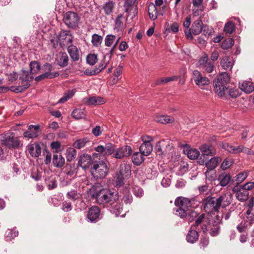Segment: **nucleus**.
<instances>
[{
	"label": "nucleus",
	"instance_id": "nucleus-1",
	"mask_svg": "<svg viewBox=\"0 0 254 254\" xmlns=\"http://www.w3.org/2000/svg\"><path fill=\"white\" fill-rule=\"evenodd\" d=\"M90 195L96 202L103 207H111L119 199V193L114 189H102L97 190L93 187L89 191Z\"/></svg>",
	"mask_w": 254,
	"mask_h": 254
},
{
	"label": "nucleus",
	"instance_id": "nucleus-2",
	"mask_svg": "<svg viewBox=\"0 0 254 254\" xmlns=\"http://www.w3.org/2000/svg\"><path fill=\"white\" fill-rule=\"evenodd\" d=\"M230 76L226 72H222L214 82L215 92L219 96L226 95V91L228 90Z\"/></svg>",
	"mask_w": 254,
	"mask_h": 254
},
{
	"label": "nucleus",
	"instance_id": "nucleus-3",
	"mask_svg": "<svg viewBox=\"0 0 254 254\" xmlns=\"http://www.w3.org/2000/svg\"><path fill=\"white\" fill-rule=\"evenodd\" d=\"M1 144L8 148H18L22 146V143L17 137H15L12 132H4L1 135Z\"/></svg>",
	"mask_w": 254,
	"mask_h": 254
},
{
	"label": "nucleus",
	"instance_id": "nucleus-4",
	"mask_svg": "<svg viewBox=\"0 0 254 254\" xmlns=\"http://www.w3.org/2000/svg\"><path fill=\"white\" fill-rule=\"evenodd\" d=\"M90 172L94 178L103 179L108 174L109 168L104 161H96L92 163Z\"/></svg>",
	"mask_w": 254,
	"mask_h": 254
},
{
	"label": "nucleus",
	"instance_id": "nucleus-5",
	"mask_svg": "<svg viewBox=\"0 0 254 254\" xmlns=\"http://www.w3.org/2000/svg\"><path fill=\"white\" fill-rule=\"evenodd\" d=\"M202 203L205 211L208 213L218 212L220 204L218 198L207 197L203 199Z\"/></svg>",
	"mask_w": 254,
	"mask_h": 254
},
{
	"label": "nucleus",
	"instance_id": "nucleus-6",
	"mask_svg": "<svg viewBox=\"0 0 254 254\" xmlns=\"http://www.w3.org/2000/svg\"><path fill=\"white\" fill-rule=\"evenodd\" d=\"M131 174L129 167L127 165H122L119 171L117 172L114 177V181L116 186L121 187L124 185V180L127 178Z\"/></svg>",
	"mask_w": 254,
	"mask_h": 254
},
{
	"label": "nucleus",
	"instance_id": "nucleus-7",
	"mask_svg": "<svg viewBox=\"0 0 254 254\" xmlns=\"http://www.w3.org/2000/svg\"><path fill=\"white\" fill-rule=\"evenodd\" d=\"M80 20V17L78 14L73 11L66 12L63 18L64 23L68 27L72 29H75Z\"/></svg>",
	"mask_w": 254,
	"mask_h": 254
},
{
	"label": "nucleus",
	"instance_id": "nucleus-8",
	"mask_svg": "<svg viewBox=\"0 0 254 254\" xmlns=\"http://www.w3.org/2000/svg\"><path fill=\"white\" fill-rule=\"evenodd\" d=\"M175 204L179 207L176 210V214L182 218H186L188 213L185 209L187 208L188 204L190 205V201L186 198L179 197L176 199Z\"/></svg>",
	"mask_w": 254,
	"mask_h": 254
},
{
	"label": "nucleus",
	"instance_id": "nucleus-9",
	"mask_svg": "<svg viewBox=\"0 0 254 254\" xmlns=\"http://www.w3.org/2000/svg\"><path fill=\"white\" fill-rule=\"evenodd\" d=\"M196 65L197 67L204 70L208 73L212 72L214 68V64L209 61L208 56L205 53L199 59Z\"/></svg>",
	"mask_w": 254,
	"mask_h": 254
},
{
	"label": "nucleus",
	"instance_id": "nucleus-10",
	"mask_svg": "<svg viewBox=\"0 0 254 254\" xmlns=\"http://www.w3.org/2000/svg\"><path fill=\"white\" fill-rule=\"evenodd\" d=\"M73 38L72 34L68 30H62L58 36L60 45L62 48H64L71 44Z\"/></svg>",
	"mask_w": 254,
	"mask_h": 254
},
{
	"label": "nucleus",
	"instance_id": "nucleus-11",
	"mask_svg": "<svg viewBox=\"0 0 254 254\" xmlns=\"http://www.w3.org/2000/svg\"><path fill=\"white\" fill-rule=\"evenodd\" d=\"M87 217L90 222L95 223L102 218L103 214L98 206H92L89 209Z\"/></svg>",
	"mask_w": 254,
	"mask_h": 254
},
{
	"label": "nucleus",
	"instance_id": "nucleus-12",
	"mask_svg": "<svg viewBox=\"0 0 254 254\" xmlns=\"http://www.w3.org/2000/svg\"><path fill=\"white\" fill-rule=\"evenodd\" d=\"M208 221L209 218L205 213H199L192 225L197 227L202 224L201 230L204 234H206L208 231Z\"/></svg>",
	"mask_w": 254,
	"mask_h": 254
},
{
	"label": "nucleus",
	"instance_id": "nucleus-13",
	"mask_svg": "<svg viewBox=\"0 0 254 254\" xmlns=\"http://www.w3.org/2000/svg\"><path fill=\"white\" fill-rule=\"evenodd\" d=\"M200 149L202 153L201 158L202 157H203V159L198 161L200 165H203L205 163L206 160L207 159V158L205 157V156H213L216 154V150L214 147L212 145H207L205 144H203L200 146Z\"/></svg>",
	"mask_w": 254,
	"mask_h": 254
},
{
	"label": "nucleus",
	"instance_id": "nucleus-14",
	"mask_svg": "<svg viewBox=\"0 0 254 254\" xmlns=\"http://www.w3.org/2000/svg\"><path fill=\"white\" fill-rule=\"evenodd\" d=\"M151 137L149 136L143 137L142 140L143 143L139 147V151L144 156L149 155L153 150V146L150 142Z\"/></svg>",
	"mask_w": 254,
	"mask_h": 254
},
{
	"label": "nucleus",
	"instance_id": "nucleus-15",
	"mask_svg": "<svg viewBox=\"0 0 254 254\" xmlns=\"http://www.w3.org/2000/svg\"><path fill=\"white\" fill-rule=\"evenodd\" d=\"M192 77L195 83L199 87L207 85L210 83L209 79L203 76L198 70H194L193 71Z\"/></svg>",
	"mask_w": 254,
	"mask_h": 254
},
{
	"label": "nucleus",
	"instance_id": "nucleus-16",
	"mask_svg": "<svg viewBox=\"0 0 254 254\" xmlns=\"http://www.w3.org/2000/svg\"><path fill=\"white\" fill-rule=\"evenodd\" d=\"M95 150L104 156L110 155L116 151V146L111 143H108L105 146L98 145Z\"/></svg>",
	"mask_w": 254,
	"mask_h": 254
},
{
	"label": "nucleus",
	"instance_id": "nucleus-17",
	"mask_svg": "<svg viewBox=\"0 0 254 254\" xmlns=\"http://www.w3.org/2000/svg\"><path fill=\"white\" fill-rule=\"evenodd\" d=\"M114 157L117 159H122L129 156L132 152L130 146L125 145L119 148L115 151Z\"/></svg>",
	"mask_w": 254,
	"mask_h": 254
},
{
	"label": "nucleus",
	"instance_id": "nucleus-18",
	"mask_svg": "<svg viewBox=\"0 0 254 254\" xmlns=\"http://www.w3.org/2000/svg\"><path fill=\"white\" fill-rule=\"evenodd\" d=\"M91 164V157L87 154H83L79 158L78 166L86 170L89 168Z\"/></svg>",
	"mask_w": 254,
	"mask_h": 254
},
{
	"label": "nucleus",
	"instance_id": "nucleus-19",
	"mask_svg": "<svg viewBox=\"0 0 254 254\" xmlns=\"http://www.w3.org/2000/svg\"><path fill=\"white\" fill-rule=\"evenodd\" d=\"M39 126L30 125L28 126V130L24 131L23 136L28 138L36 137L38 135V130L39 129Z\"/></svg>",
	"mask_w": 254,
	"mask_h": 254
},
{
	"label": "nucleus",
	"instance_id": "nucleus-20",
	"mask_svg": "<svg viewBox=\"0 0 254 254\" xmlns=\"http://www.w3.org/2000/svg\"><path fill=\"white\" fill-rule=\"evenodd\" d=\"M56 61L60 66L64 67L68 65V57L65 53L60 52L56 55Z\"/></svg>",
	"mask_w": 254,
	"mask_h": 254
},
{
	"label": "nucleus",
	"instance_id": "nucleus-21",
	"mask_svg": "<svg viewBox=\"0 0 254 254\" xmlns=\"http://www.w3.org/2000/svg\"><path fill=\"white\" fill-rule=\"evenodd\" d=\"M28 152L34 158L38 157L41 153V148L39 144L33 143L27 146Z\"/></svg>",
	"mask_w": 254,
	"mask_h": 254
},
{
	"label": "nucleus",
	"instance_id": "nucleus-22",
	"mask_svg": "<svg viewBox=\"0 0 254 254\" xmlns=\"http://www.w3.org/2000/svg\"><path fill=\"white\" fill-rule=\"evenodd\" d=\"M33 74L31 73L30 71L22 69L20 76V79L21 80V84H28L30 86V82L34 78Z\"/></svg>",
	"mask_w": 254,
	"mask_h": 254
},
{
	"label": "nucleus",
	"instance_id": "nucleus-23",
	"mask_svg": "<svg viewBox=\"0 0 254 254\" xmlns=\"http://www.w3.org/2000/svg\"><path fill=\"white\" fill-rule=\"evenodd\" d=\"M239 87L246 93H251L254 91V84L251 81H244L239 83Z\"/></svg>",
	"mask_w": 254,
	"mask_h": 254
},
{
	"label": "nucleus",
	"instance_id": "nucleus-24",
	"mask_svg": "<svg viewBox=\"0 0 254 254\" xmlns=\"http://www.w3.org/2000/svg\"><path fill=\"white\" fill-rule=\"evenodd\" d=\"M218 198L220 206L222 207H226L228 206L232 201V195L230 193H227L219 196Z\"/></svg>",
	"mask_w": 254,
	"mask_h": 254
},
{
	"label": "nucleus",
	"instance_id": "nucleus-25",
	"mask_svg": "<svg viewBox=\"0 0 254 254\" xmlns=\"http://www.w3.org/2000/svg\"><path fill=\"white\" fill-rule=\"evenodd\" d=\"M154 120L156 122L163 124L172 123L175 121L174 117L168 115H156Z\"/></svg>",
	"mask_w": 254,
	"mask_h": 254
},
{
	"label": "nucleus",
	"instance_id": "nucleus-26",
	"mask_svg": "<svg viewBox=\"0 0 254 254\" xmlns=\"http://www.w3.org/2000/svg\"><path fill=\"white\" fill-rule=\"evenodd\" d=\"M67 52L71 60L73 61L79 60L80 56L77 47L73 45H70L67 47Z\"/></svg>",
	"mask_w": 254,
	"mask_h": 254
},
{
	"label": "nucleus",
	"instance_id": "nucleus-27",
	"mask_svg": "<svg viewBox=\"0 0 254 254\" xmlns=\"http://www.w3.org/2000/svg\"><path fill=\"white\" fill-rule=\"evenodd\" d=\"M148 12L149 18L151 20H155L157 18L159 14L163 15L162 13L158 12L157 7H155V5H154V3H150L149 4Z\"/></svg>",
	"mask_w": 254,
	"mask_h": 254
},
{
	"label": "nucleus",
	"instance_id": "nucleus-28",
	"mask_svg": "<svg viewBox=\"0 0 254 254\" xmlns=\"http://www.w3.org/2000/svg\"><path fill=\"white\" fill-rule=\"evenodd\" d=\"M203 23L201 20L197 19L193 22L191 26V31L194 35L199 34L202 30Z\"/></svg>",
	"mask_w": 254,
	"mask_h": 254
},
{
	"label": "nucleus",
	"instance_id": "nucleus-29",
	"mask_svg": "<svg viewBox=\"0 0 254 254\" xmlns=\"http://www.w3.org/2000/svg\"><path fill=\"white\" fill-rule=\"evenodd\" d=\"M116 3L112 0H109L105 2L103 6V9L107 15H111L115 8Z\"/></svg>",
	"mask_w": 254,
	"mask_h": 254
},
{
	"label": "nucleus",
	"instance_id": "nucleus-30",
	"mask_svg": "<svg viewBox=\"0 0 254 254\" xmlns=\"http://www.w3.org/2000/svg\"><path fill=\"white\" fill-rule=\"evenodd\" d=\"M217 180L220 182V185L222 187H225L228 185L231 180L230 174L222 173L219 175Z\"/></svg>",
	"mask_w": 254,
	"mask_h": 254
},
{
	"label": "nucleus",
	"instance_id": "nucleus-31",
	"mask_svg": "<svg viewBox=\"0 0 254 254\" xmlns=\"http://www.w3.org/2000/svg\"><path fill=\"white\" fill-rule=\"evenodd\" d=\"M53 164L57 168H62L65 164L64 158L61 154H54L53 158Z\"/></svg>",
	"mask_w": 254,
	"mask_h": 254
},
{
	"label": "nucleus",
	"instance_id": "nucleus-32",
	"mask_svg": "<svg viewBox=\"0 0 254 254\" xmlns=\"http://www.w3.org/2000/svg\"><path fill=\"white\" fill-rule=\"evenodd\" d=\"M106 100L100 96H93L89 97L87 101L89 105H102L105 103Z\"/></svg>",
	"mask_w": 254,
	"mask_h": 254
},
{
	"label": "nucleus",
	"instance_id": "nucleus-33",
	"mask_svg": "<svg viewBox=\"0 0 254 254\" xmlns=\"http://www.w3.org/2000/svg\"><path fill=\"white\" fill-rule=\"evenodd\" d=\"M221 159L219 157L211 158L209 161L205 163V166L208 170H213L220 162Z\"/></svg>",
	"mask_w": 254,
	"mask_h": 254
},
{
	"label": "nucleus",
	"instance_id": "nucleus-34",
	"mask_svg": "<svg viewBox=\"0 0 254 254\" xmlns=\"http://www.w3.org/2000/svg\"><path fill=\"white\" fill-rule=\"evenodd\" d=\"M249 193L248 191L244 190L242 188L236 192V198L242 202L246 201L249 197Z\"/></svg>",
	"mask_w": 254,
	"mask_h": 254
},
{
	"label": "nucleus",
	"instance_id": "nucleus-35",
	"mask_svg": "<svg viewBox=\"0 0 254 254\" xmlns=\"http://www.w3.org/2000/svg\"><path fill=\"white\" fill-rule=\"evenodd\" d=\"M71 115L73 118L79 120L86 117V112L85 109H76L72 111Z\"/></svg>",
	"mask_w": 254,
	"mask_h": 254
},
{
	"label": "nucleus",
	"instance_id": "nucleus-36",
	"mask_svg": "<svg viewBox=\"0 0 254 254\" xmlns=\"http://www.w3.org/2000/svg\"><path fill=\"white\" fill-rule=\"evenodd\" d=\"M222 67L226 70L231 69L233 65V63L230 58L225 57L222 59L221 62Z\"/></svg>",
	"mask_w": 254,
	"mask_h": 254
},
{
	"label": "nucleus",
	"instance_id": "nucleus-37",
	"mask_svg": "<svg viewBox=\"0 0 254 254\" xmlns=\"http://www.w3.org/2000/svg\"><path fill=\"white\" fill-rule=\"evenodd\" d=\"M165 146H166L165 140L158 142L155 147L156 153L159 155H163L166 151Z\"/></svg>",
	"mask_w": 254,
	"mask_h": 254
},
{
	"label": "nucleus",
	"instance_id": "nucleus-38",
	"mask_svg": "<svg viewBox=\"0 0 254 254\" xmlns=\"http://www.w3.org/2000/svg\"><path fill=\"white\" fill-rule=\"evenodd\" d=\"M144 160L143 155L140 152H135L132 154V161L134 164L139 165Z\"/></svg>",
	"mask_w": 254,
	"mask_h": 254
},
{
	"label": "nucleus",
	"instance_id": "nucleus-39",
	"mask_svg": "<svg viewBox=\"0 0 254 254\" xmlns=\"http://www.w3.org/2000/svg\"><path fill=\"white\" fill-rule=\"evenodd\" d=\"M76 150L72 147H69L66 151V158L67 162H71L76 156Z\"/></svg>",
	"mask_w": 254,
	"mask_h": 254
},
{
	"label": "nucleus",
	"instance_id": "nucleus-40",
	"mask_svg": "<svg viewBox=\"0 0 254 254\" xmlns=\"http://www.w3.org/2000/svg\"><path fill=\"white\" fill-rule=\"evenodd\" d=\"M88 142L89 140L87 137L80 138L74 142L73 146L77 149H81L85 147Z\"/></svg>",
	"mask_w": 254,
	"mask_h": 254
},
{
	"label": "nucleus",
	"instance_id": "nucleus-41",
	"mask_svg": "<svg viewBox=\"0 0 254 254\" xmlns=\"http://www.w3.org/2000/svg\"><path fill=\"white\" fill-rule=\"evenodd\" d=\"M30 71L31 73L35 74L38 73L41 69V65L37 61H33L30 62Z\"/></svg>",
	"mask_w": 254,
	"mask_h": 254
},
{
	"label": "nucleus",
	"instance_id": "nucleus-42",
	"mask_svg": "<svg viewBox=\"0 0 254 254\" xmlns=\"http://www.w3.org/2000/svg\"><path fill=\"white\" fill-rule=\"evenodd\" d=\"M66 197L72 201H75L79 199L81 197V195L76 190H71L67 192Z\"/></svg>",
	"mask_w": 254,
	"mask_h": 254
},
{
	"label": "nucleus",
	"instance_id": "nucleus-43",
	"mask_svg": "<svg viewBox=\"0 0 254 254\" xmlns=\"http://www.w3.org/2000/svg\"><path fill=\"white\" fill-rule=\"evenodd\" d=\"M59 75V73L58 72H55V73H54V74H47V73H44L43 74H42L36 77L35 80L37 82H38V81H40L43 80L45 78H50V79L54 78L55 77L58 76Z\"/></svg>",
	"mask_w": 254,
	"mask_h": 254
},
{
	"label": "nucleus",
	"instance_id": "nucleus-44",
	"mask_svg": "<svg viewBox=\"0 0 254 254\" xmlns=\"http://www.w3.org/2000/svg\"><path fill=\"white\" fill-rule=\"evenodd\" d=\"M103 41V37L96 34H94L92 36L91 42L93 46L98 47L99 46Z\"/></svg>",
	"mask_w": 254,
	"mask_h": 254
},
{
	"label": "nucleus",
	"instance_id": "nucleus-45",
	"mask_svg": "<svg viewBox=\"0 0 254 254\" xmlns=\"http://www.w3.org/2000/svg\"><path fill=\"white\" fill-rule=\"evenodd\" d=\"M235 30V25L233 22L229 21L225 25L224 31L228 34H232Z\"/></svg>",
	"mask_w": 254,
	"mask_h": 254
},
{
	"label": "nucleus",
	"instance_id": "nucleus-46",
	"mask_svg": "<svg viewBox=\"0 0 254 254\" xmlns=\"http://www.w3.org/2000/svg\"><path fill=\"white\" fill-rule=\"evenodd\" d=\"M123 15L120 14L117 16L115 20V29L118 31L121 30L124 28V23L122 21Z\"/></svg>",
	"mask_w": 254,
	"mask_h": 254
},
{
	"label": "nucleus",
	"instance_id": "nucleus-47",
	"mask_svg": "<svg viewBox=\"0 0 254 254\" xmlns=\"http://www.w3.org/2000/svg\"><path fill=\"white\" fill-rule=\"evenodd\" d=\"M234 44V40L232 38H228L224 40L221 43V48L223 49H228L231 48Z\"/></svg>",
	"mask_w": 254,
	"mask_h": 254
},
{
	"label": "nucleus",
	"instance_id": "nucleus-48",
	"mask_svg": "<svg viewBox=\"0 0 254 254\" xmlns=\"http://www.w3.org/2000/svg\"><path fill=\"white\" fill-rule=\"evenodd\" d=\"M200 153L199 151L196 149H190L188 150L187 152L188 157L192 160L197 159L199 156Z\"/></svg>",
	"mask_w": 254,
	"mask_h": 254
},
{
	"label": "nucleus",
	"instance_id": "nucleus-49",
	"mask_svg": "<svg viewBox=\"0 0 254 254\" xmlns=\"http://www.w3.org/2000/svg\"><path fill=\"white\" fill-rule=\"evenodd\" d=\"M116 40V36L109 34L107 35L105 38V45L107 47H111Z\"/></svg>",
	"mask_w": 254,
	"mask_h": 254
},
{
	"label": "nucleus",
	"instance_id": "nucleus-50",
	"mask_svg": "<svg viewBox=\"0 0 254 254\" xmlns=\"http://www.w3.org/2000/svg\"><path fill=\"white\" fill-rule=\"evenodd\" d=\"M196 228L194 226L191 225L187 234L188 238H198L199 234L198 231L195 229Z\"/></svg>",
	"mask_w": 254,
	"mask_h": 254
},
{
	"label": "nucleus",
	"instance_id": "nucleus-51",
	"mask_svg": "<svg viewBox=\"0 0 254 254\" xmlns=\"http://www.w3.org/2000/svg\"><path fill=\"white\" fill-rule=\"evenodd\" d=\"M178 78V76L175 75L172 76L171 77L163 78L157 80L156 81V84L158 85H160L163 83H168L172 81L177 80Z\"/></svg>",
	"mask_w": 254,
	"mask_h": 254
},
{
	"label": "nucleus",
	"instance_id": "nucleus-52",
	"mask_svg": "<svg viewBox=\"0 0 254 254\" xmlns=\"http://www.w3.org/2000/svg\"><path fill=\"white\" fill-rule=\"evenodd\" d=\"M222 147L229 152L232 153H238V146H234L229 144L228 143H225L223 145Z\"/></svg>",
	"mask_w": 254,
	"mask_h": 254
},
{
	"label": "nucleus",
	"instance_id": "nucleus-53",
	"mask_svg": "<svg viewBox=\"0 0 254 254\" xmlns=\"http://www.w3.org/2000/svg\"><path fill=\"white\" fill-rule=\"evenodd\" d=\"M189 168V165L187 163L183 161L181 162L179 167L178 174L182 175L184 174L188 170Z\"/></svg>",
	"mask_w": 254,
	"mask_h": 254
},
{
	"label": "nucleus",
	"instance_id": "nucleus-54",
	"mask_svg": "<svg viewBox=\"0 0 254 254\" xmlns=\"http://www.w3.org/2000/svg\"><path fill=\"white\" fill-rule=\"evenodd\" d=\"M248 227V222L244 220L237 225V229L240 233H243L247 230Z\"/></svg>",
	"mask_w": 254,
	"mask_h": 254
},
{
	"label": "nucleus",
	"instance_id": "nucleus-55",
	"mask_svg": "<svg viewBox=\"0 0 254 254\" xmlns=\"http://www.w3.org/2000/svg\"><path fill=\"white\" fill-rule=\"evenodd\" d=\"M199 213L194 210H191L188 213V219L189 222H191L193 221H195L197 217L199 215Z\"/></svg>",
	"mask_w": 254,
	"mask_h": 254
},
{
	"label": "nucleus",
	"instance_id": "nucleus-56",
	"mask_svg": "<svg viewBox=\"0 0 254 254\" xmlns=\"http://www.w3.org/2000/svg\"><path fill=\"white\" fill-rule=\"evenodd\" d=\"M208 232L211 237H216L220 233L219 226L217 225H214Z\"/></svg>",
	"mask_w": 254,
	"mask_h": 254
},
{
	"label": "nucleus",
	"instance_id": "nucleus-57",
	"mask_svg": "<svg viewBox=\"0 0 254 254\" xmlns=\"http://www.w3.org/2000/svg\"><path fill=\"white\" fill-rule=\"evenodd\" d=\"M228 93L229 96L232 98H237L240 95V94L237 89L236 88H229L226 91V94Z\"/></svg>",
	"mask_w": 254,
	"mask_h": 254
},
{
	"label": "nucleus",
	"instance_id": "nucleus-58",
	"mask_svg": "<svg viewBox=\"0 0 254 254\" xmlns=\"http://www.w3.org/2000/svg\"><path fill=\"white\" fill-rule=\"evenodd\" d=\"M86 61L90 65H94L97 62V56L95 54L88 55L86 58Z\"/></svg>",
	"mask_w": 254,
	"mask_h": 254
},
{
	"label": "nucleus",
	"instance_id": "nucleus-59",
	"mask_svg": "<svg viewBox=\"0 0 254 254\" xmlns=\"http://www.w3.org/2000/svg\"><path fill=\"white\" fill-rule=\"evenodd\" d=\"M248 177V173L246 172H243L239 173L236 176V181L238 183L243 182Z\"/></svg>",
	"mask_w": 254,
	"mask_h": 254
},
{
	"label": "nucleus",
	"instance_id": "nucleus-60",
	"mask_svg": "<svg viewBox=\"0 0 254 254\" xmlns=\"http://www.w3.org/2000/svg\"><path fill=\"white\" fill-rule=\"evenodd\" d=\"M73 95V91L71 90H69L68 92L64 93V96L59 100L58 102L59 103H63L67 101V100L71 98Z\"/></svg>",
	"mask_w": 254,
	"mask_h": 254
},
{
	"label": "nucleus",
	"instance_id": "nucleus-61",
	"mask_svg": "<svg viewBox=\"0 0 254 254\" xmlns=\"http://www.w3.org/2000/svg\"><path fill=\"white\" fill-rule=\"evenodd\" d=\"M47 184L49 190H53L57 187V181L55 178H50L46 180Z\"/></svg>",
	"mask_w": 254,
	"mask_h": 254
},
{
	"label": "nucleus",
	"instance_id": "nucleus-62",
	"mask_svg": "<svg viewBox=\"0 0 254 254\" xmlns=\"http://www.w3.org/2000/svg\"><path fill=\"white\" fill-rule=\"evenodd\" d=\"M111 207H112V211L116 214H121L122 207L121 203H118L117 202L113 204Z\"/></svg>",
	"mask_w": 254,
	"mask_h": 254
},
{
	"label": "nucleus",
	"instance_id": "nucleus-63",
	"mask_svg": "<svg viewBox=\"0 0 254 254\" xmlns=\"http://www.w3.org/2000/svg\"><path fill=\"white\" fill-rule=\"evenodd\" d=\"M62 209L65 212H68L70 211L72 209V205L71 202L66 200L63 201L62 203Z\"/></svg>",
	"mask_w": 254,
	"mask_h": 254
},
{
	"label": "nucleus",
	"instance_id": "nucleus-64",
	"mask_svg": "<svg viewBox=\"0 0 254 254\" xmlns=\"http://www.w3.org/2000/svg\"><path fill=\"white\" fill-rule=\"evenodd\" d=\"M43 69L45 73H47V74L55 73V72H51L52 70V65L49 63H46L44 64L43 66Z\"/></svg>",
	"mask_w": 254,
	"mask_h": 254
}]
</instances>
